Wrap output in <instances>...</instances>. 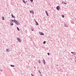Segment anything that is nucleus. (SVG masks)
I'll use <instances>...</instances> for the list:
<instances>
[{
    "mask_svg": "<svg viewBox=\"0 0 76 76\" xmlns=\"http://www.w3.org/2000/svg\"><path fill=\"white\" fill-rule=\"evenodd\" d=\"M45 43H46V42H45V41H44V42H43V44H45Z\"/></svg>",
    "mask_w": 76,
    "mask_h": 76,
    "instance_id": "nucleus-12",
    "label": "nucleus"
},
{
    "mask_svg": "<svg viewBox=\"0 0 76 76\" xmlns=\"http://www.w3.org/2000/svg\"><path fill=\"white\" fill-rule=\"evenodd\" d=\"M45 12H46V13L47 14V13L48 12H47V11H45Z\"/></svg>",
    "mask_w": 76,
    "mask_h": 76,
    "instance_id": "nucleus-22",
    "label": "nucleus"
},
{
    "mask_svg": "<svg viewBox=\"0 0 76 76\" xmlns=\"http://www.w3.org/2000/svg\"><path fill=\"white\" fill-rule=\"evenodd\" d=\"M2 20H4V17H2Z\"/></svg>",
    "mask_w": 76,
    "mask_h": 76,
    "instance_id": "nucleus-10",
    "label": "nucleus"
},
{
    "mask_svg": "<svg viewBox=\"0 0 76 76\" xmlns=\"http://www.w3.org/2000/svg\"><path fill=\"white\" fill-rule=\"evenodd\" d=\"M48 55L49 56H50V53H48Z\"/></svg>",
    "mask_w": 76,
    "mask_h": 76,
    "instance_id": "nucleus-23",
    "label": "nucleus"
},
{
    "mask_svg": "<svg viewBox=\"0 0 76 76\" xmlns=\"http://www.w3.org/2000/svg\"><path fill=\"white\" fill-rule=\"evenodd\" d=\"M11 67H15V66L12 65H11Z\"/></svg>",
    "mask_w": 76,
    "mask_h": 76,
    "instance_id": "nucleus-9",
    "label": "nucleus"
},
{
    "mask_svg": "<svg viewBox=\"0 0 76 76\" xmlns=\"http://www.w3.org/2000/svg\"><path fill=\"white\" fill-rule=\"evenodd\" d=\"M12 17H13V15L12 14Z\"/></svg>",
    "mask_w": 76,
    "mask_h": 76,
    "instance_id": "nucleus-27",
    "label": "nucleus"
},
{
    "mask_svg": "<svg viewBox=\"0 0 76 76\" xmlns=\"http://www.w3.org/2000/svg\"><path fill=\"white\" fill-rule=\"evenodd\" d=\"M17 40H18V41H19V42H21L22 41L21 39H20L19 38H17Z\"/></svg>",
    "mask_w": 76,
    "mask_h": 76,
    "instance_id": "nucleus-2",
    "label": "nucleus"
},
{
    "mask_svg": "<svg viewBox=\"0 0 76 76\" xmlns=\"http://www.w3.org/2000/svg\"><path fill=\"white\" fill-rule=\"evenodd\" d=\"M11 21H12V22H15V21H14V20H11Z\"/></svg>",
    "mask_w": 76,
    "mask_h": 76,
    "instance_id": "nucleus-20",
    "label": "nucleus"
},
{
    "mask_svg": "<svg viewBox=\"0 0 76 76\" xmlns=\"http://www.w3.org/2000/svg\"><path fill=\"white\" fill-rule=\"evenodd\" d=\"M47 15V16H48L49 15H48V13H46V14Z\"/></svg>",
    "mask_w": 76,
    "mask_h": 76,
    "instance_id": "nucleus-17",
    "label": "nucleus"
},
{
    "mask_svg": "<svg viewBox=\"0 0 76 76\" xmlns=\"http://www.w3.org/2000/svg\"><path fill=\"white\" fill-rule=\"evenodd\" d=\"M14 21L15 23H16V25H19V24H20L19 22V21H17L15 20H14Z\"/></svg>",
    "mask_w": 76,
    "mask_h": 76,
    "instance_id": "nucleus-1",
    "label": "nucleus"
},
{
    "mask_svg": "<svg viewBox=\"0 0 76 76\" xmlns=\"http://www.w3.org/2000/svg\"><path fill=\"white\" fill-rule=\"evenodd\" d=\"M34 67L35 69V67Z\"/></svg>",
    "mask_w": 76,
    "mask_h": 76,
    "instance_id": "nucleus-29",
    "label": "nucleus"
},
{
    "mask_svg": "<svg viewBox=\"0 0 76 76\" xmlns=\"http://www.w3.org/2000/svg\"><path fill=\"white\" fill-rule=\"evenodd\" d=\"M30 13H31V12H32V13H33V14H34V11H30Z\"/></svg>",
    "mask_w": 76,
    "mask_h": 76,
    "instance_id": "nucleus-7",
    "label": "nucleus"
},
{
    "mask_svg": "<svg viewBox=\"0 0 76 76\" xmlns=\"http://www.w3.org/2000/svg\"><path fill=\"white\" fill-rule=\"evenodd\" d=\"M40 35H44V34L41 32H40Z\"/></svg>",
    "mask_w": 76,
    "mask_h": 76,
    "instance_id": "nucleus-8",
    "label": "nucleus"
},
{
    "mask_svg": "<svg viewBox=\"0 0 76 76\" xmlns=\"http://www.w3.org/2000/svg\"><path fill=\"white\" fill-rule=\"evenodd\" d=\"M65 4H66L67 3H66L65 2L64 3Z\"/></svg>",
    "mask_w": 76,
    "mask_h": 76,
    "instance_id": "nucleus-25",
    "label": "nucleus"
},
{
    "mask_svg": "<svg viewBox=\"0 0 76 76\" xmlns=\"http://www.w3.org/2000/svg\"><path fill=\"white\" fill-rule=\"evenodd\" d=\"M62 18H64V15H62Z\"/></svg>",
    "mask_w": 76,
    "mask_h": 76,
    "instance_id": "nucleus-14",
    "label": "nucleus"
},
{
    "mask_svg": "<svg viewBox=\"0 0 76 76\" xmlns=\"http://www.w3.org/2000/svg\"><path fill=\"white\" fill-rule=\"evenodd\" d=\"M31 75L32 76H34V75H33V74H31Z\"/></svg>",
    "mask_w": 76,
    "mask_h": 76,
    "instance_id": "nucleus-24",
    "label": "nucleus"
},
{
    "mask_svg": "<svg viewBox=\"0 0 76 76\" xmlns=\"http://www.w3.org/2000/svg\"><path fill=\"white\" fill-rule=\"evenodd\" d=\"M35 22L36 23V25H39V24H38V22H37L36 20H35Z\"/></svg>",
    "mask_w": 76,
    "mask_h": 76,
    "instance_id": "nucleus-6",
    "label": "nucleus"
},
{
    "mask_svg": "<svg viewBox=\"0 0 76 76\" xmlns=\"http://www.w3.org/2000/svg\"><path fill=\"white\" fill-rule=\"evenodd\" d=\"M71 53L73 54V55H74V56H75L76 55V53L75 52H71Z\"/></svg>",
    "mask_w": 76,
    "mask_h": 76,
    "instance_id": "nucleus-4",
    "label": "nucleus"
},
{
    "mask_svg": "<svg viewBox=\"0 0 76 76\" xmlns=\"http://www.w3.org/2000/svg\"><path fill=\"white\" fill-rule=\"evenodd\" d=\"M12 17H13V18H15V16H13Z\"/></svg>",
    "mask_w": 76,
    "mask_h": 76,
    "instance_id": "nucleus-28",
    "label": "nucleus"
},
{
    "mask_svg": "<svg viewBox=\"0 0 76 76\" xmlns=\"http://www.w3.org/2000/svg\"><path fill=\"white\" fill-rule=\"evenodd\" d=\"M62 4H63V3H64V1H63L62 2Z\"/></svg>",
    "mask_w": 76,
    "mask_h": 76,
    "instance_id": "nucleus-26",
    "label": "nucleus"
},
{
    "mask_svg": "<svg viewBox=\"0 0 76 76\" xmlns=\"http://www.w3.org/2000/svg\"><path fill=\"white\" fill-rule=\"evenodd\" d=\"M75 57L76 58V57L75 56Z\"/></svg>",
    "mask_w": 76,
    "mask_h": 76,
    "instance_id": "nucleus-30",
    "label": "nucleus"
},
{
    "mask_svg": "<svg viewBox=\"0 0 76 76\" xmlns=\"http://www.w3.org/2000/svg\"><path fill=\"white\" fill-rule=\"evenodd\" d=\"M17 29L18 31H19V28L18 27H17Z\"/></svg>",
    "mask_w": 76,
    "mask_h": 76,
    "instance_id": "nucleus-16",
    "label": "nucleus"
},
{
    "mask_svg": "<svg viewBox=\"0 0 76 76\" xmlns=\"http://www.w3.org/2000/svg\"><path fill=\"white\" fill-rule=\"evenodd\" d=\"M43 61L44 64H45V60H44V59H43Z\"/></svg>",
    "mask_w": 76,
    "mask_h": 76,
    "instance_id": "nucleus-5",
    "label": "nucleus"
},
{
    "mask_svg": "<svg viewBox=\"0 0 76 76\" xmlns=\"http://www.w3.org/2000/svg\"><path fill=\"white\" fill-rule=\"evenodd\" d=\"M39 73H40V75H41V72H40V71H39Z\"/></svg>",
    "mask_w": 76,
    "mask_h": 76,
    "instance_id": "nucleus-15",
    "label": "nucleus"
},
{
    "mask_svg": "<svg viewBox=\"0 0 76 76\" xmlns=\"http://www.w3.org/2000/svg\"><path fill=\"white\" fill-rule=\"evenodd\" d=\"M23 1L25 4V1H24V0Z\"/></svg>",
    "mask_w": 76,
    "mask_h": 76,
    "instance_id": "nucleus-19",
    "label": "nucleus"
},
{
    "mask_svg": "<svg viewBox=\"0 0 76 76\" xmlns=\"http://www.w3.org/2000/svg\"><path fill=\"white\" fill-rule=\"evenodd\" d=\"M39 63H41V61H40V60L39 61Z\"/></svg>",
    "mask_w": 76,
    "mask_h": 76,
    "instance_id": "nucleus-21",
    "label": "nucleus"
},
{
    "mask_svg": "<svg viewBox=\"0 0 76 76\" xmlns=\"http://www.w3.org/2000/svg\"><path fill=\"white\" fill-rule=\"evenodd\" d=\"M60 7L59 6H58L56 7V9L58 10H60Z\"/></svg>",
    "mask_w": 76,
    "mask_h": 76,
    "instance_id": "nucleus-3",
    "label": "nucleus"
},
{
    "mask_svg": "<svg viewBox=\"0 0 76 76\" xmlns=\"http://www.w3.org/2000/svg\"><path fill=\"white\" fill-rule=\"evenodd\" d=\"M11 25H13V23H11Z\"/></svg>",
    "mask_w": 76,
    "mask_h": 76,
    "instance_id": "nucleus-13",
    "label": "nucleus"
},
{
    "mask_svg": "<svg viewBox=\"0 0 76 76\" xmlns=\"http://www.w3.org/2000/svg\"><path fill=\"white\" fill-rule=\"evenodd\" d=\"M6 51H9V49H7Z\"/></svg>",
    "mask_w": 76,
    "mask_h": 76,
    "instance_id": "nucleus-11",
    "label": "nucleus"
},
{
    "mask_svg": "<svg viewBox=\"0 0 76 76\" xmlns=\"http://www.w3.org/2000/svg\"><path fill=\"white\" fill-rule=\"evenodd\" d=\"M30 1L31 2H33V0H30Z\"/></svg>",
    "mask_w": 76,
    "mask_h": 76,
    "instance_id": "nucleus-18",
    "label": "nucleus"
}]
</instances>
